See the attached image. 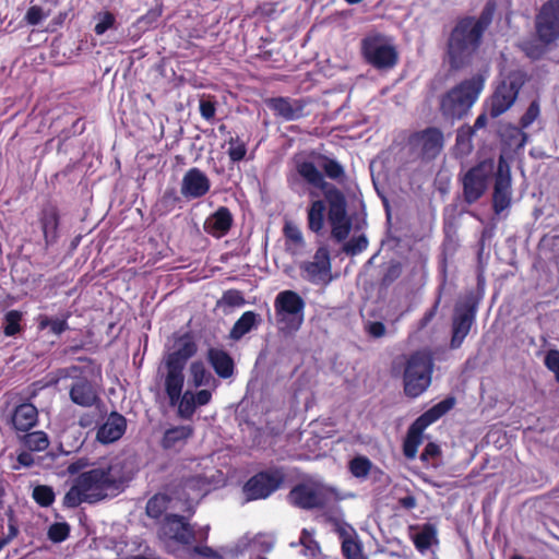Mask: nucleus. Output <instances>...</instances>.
Instances as JSON below:
<instances>
[{
  "mask_svg": "<svg viewBox=\"0 0 559 559\" xmlns=\"http://www.w3.org/2000/svg\"><path fill=\"white\" fill-rule=\"evenodd\" d=\"M424 430L425 429L417 426L416 423H413L409 427L403 445L404 455L407 459L413 460L416 457L418 448L423 442Z\"/></svg>",
  "mask_w": 559,
  "mask_h": 559,
  "instance_id": "nucleus-34",
  "label": "nucleus"
},
{
  "mask_svg": "<svg viewBox=\"0 0 559 559\" xmlns=\"http://www.w3.org/2000/svg\"><path fill=\"white\" fill-rule=\"evenodd\" d=\"M258 325V314L253 311H246L234 324L230 331V338L238 341Z\"/></svg>",
  "mask_w": 559,
  "mask_h": 559,
  "instance_id": "nucleus-35",
  "label": "nucleus"
},
{
  "mask_svg": "<svg viewBox=\"0 0 559 559\" xmlns=\"http://www.w3.org/2000/svg\"><path fill=\"white\" fill-rule=\"evenodd\" d=\"M185 376L183 369L176 367H166L163 378V386L169 405L176 407L177 416L189 420L193 417L198 407L207 405L212 400L211 390L187 389L183 392Z\"/></svg>",
  "mask_w": 559,
  "mask_h": 559,
  "instance_id": "nucleus-2",
  "label": "nucleus"
},
{
  "mask_svg": "<svg viewBox=\"0 0 559 559\" xmlns=\"http://www.w3.org/2000/svg\"><path fill=\"white\" fill-rule=\"evenodd\" d=\"M38 420L37 408L31 403H23L15 407L12 414V425L19 431H27L33 428Z\"/></svg>",
  "mask_w": 559,
  "mask_h": 559,
  "instance_id": "nucleus-26",
  "label": "nucleus"
},
{
  "mask_svg": "<svg viewBox=\"0 0 559 559\" xmlns=\"http://www.w3.org/2000/svg\"><path fill=\"white\" fill-rule=\"evenodd\" d=\"M189 386L195 390L207 386V390L213 392L217 388V380L206 369L203 361L195 360L189 367Z\"/></svg>",
  "mask_w": 559,
  "mask_h": 559,
  "instance_id": "nucleus-25",
  "label": "nucleus"
},
{
  "mask_svg": "<svg viewBox=\"0 0 559 559\" xmlns=\"http://www.w3.org/2000/svg\"><path fill=\"white\" fill-rule=\"evenodd\" d=\"M193 431V427L190 425L171 427L165 431L162 445L165 449L181 447L192 437Z\"/></svg>",
  "mask_w": 559,
  "mask_h": 559,
  "instance_id": "nucleus-28",
  "label": "nucleus"
},
{
  "mask_svg": "<svg viewBox=\"0 0 559 559\" xmlns=\"http://www.w3.org/2000/svg\"><path fill=\"white\" fill-rule=\"evenodd\" d=\"M205 493V483L200 479L187 480L176 498H168L166 495H155L146 504V513L151 518H158L168 508L180 511L193 512L195 503Z\"/></svg>",
  "mask_w": 559,
  "mask_h": 559,
  "instance_id": "nucleus-5",
  "label": "nucleus"
},
{
  "mask_svg": "<svg viewBox=\"0 0 559 559\" xmlns=\"http://www.w3.org/2000/svg\"><path fill=\"white\" fill-rule=\"evenodd\" d=\"M129 478L124 459H104L79 474L64 495L63 504L76 508L82 503L93 504L116 497Z\"/></svg>",
  "mask_w": 559,
  "mask_h": 559,
  "instance_id": "nucleus-1",
  "label": "nucleus"
},
{
  "mask_svg": "<svg viewBox=\"0 0 559 559\" xmlns=\"http://www.w3.org/2000/svg\"><path fill=\"white\" fill-rule=\"evenodd\" d=\"M252 544L248 539H241L235 547L226 551V557L229 559H236L239 556L252 554Z\"/></svg>",
  "mask_w": 559,
  "mask_h": 559,
  "instance_id": "nucleus-54",
  "label": "nucleus"
},
{
  "mask_svg": "<svg viewBox=\"0 0 559 559\" xmlns=\"http://www.w3.org/2000/svg\"><path fill=\"white\" fill-rule=\"evenodd\" d=\"M300 276L317 286H325L332 281V266L329 250L320 247L311 260L299 264Z\"/></svg>",
  "mask_w": 559,
  "mask_h": 559,
  "instance_id": "nucleus-12",
  "label": "nucleus"
},
{
  "mask_svg": "<svg viewBox=\"0 0 559 559\" xmlns=\"http://www.w3.org/2000/svg\"><path fill=\"white\" fill-rule=\"evenodd\" d=\"M297 173L302 177L309 185L319 188L324 191L326 197V190L331 189L328 182H325L321 171L310 162H301L297 164Z\"/></svg>",
  "mask_w": 559,
  "mask_h": 559,
  "instance_id": "nucleus-32",
  "label": "nucleus"
},
{
  "mask_svg": "<svg viewBox=\"0 0 559 559\" xmlns=\"http://www.w3.org/2000/svg\"><path fill=\"white\" fill-rule=\"evenodd\" d=\"M304 299L294 290L280 292L274 300L276 324L280 331L292 334L304 323Z\"/></svg>",
  "mask_w": 559,
  "mask_h": 559,
  "instance_id": "nucleus-8",
  "label": "nucleus"
},
{
  "mask_svg": "<svg viewBox=\"0 0 559 559\" xmlns=\"http://www.w3.org/2000/svg\"><path fill=\"white\" fill-rule=\"evenodd\" d=\"M432 371L430 354L417 352L408 356L403 368L404 393L412 399L421 395L431 384Z\"/></svg>",
  "mask_w": 559,
  "mask_h": 559,
  "instance_id": "nucleus-6",
  "label": "nucleus"
},
{
  "mask_svg": "<svg viewBox=\"0 0 559 559\" xmlns=\"http://www.w3.org/2000/svg\"><path fill=\"white\" fill-rule=\"evenodd\" d=\"M160 534L164 538L174 539L182 544H189L193 538L192 530L187 520L176 514L166 516L160 528Z\"/></svg>",
  "mask_w": 559,
  "mask_h": 559,
  "instance_id": "nucleus-19",
  "label": "nucleus"
},
{
  "mask_svg": "<svg viewBox=\"0 0 559 559\" xmlns=\"http://www.w3.org/2000/svg\"><path fill=\"white\" fill-rule=\"evenodd\" d=\"M525 80L526 75L521 70L512 71L501 80L487 103V111L492 118L501 116L513 106Z\"/></svg>",
  "mask_w": 559,
  "mask_h": 559,
  "instance_id": "nucleus-9",
  "label": "nucleus"
},
{
  "mask_svg": "<svg viewBox=\"0 0 559 559\" xmlns=\"http://www.w3.org/2000/svg\"><path fill=\"white\" fill-rule=\"evenodd\" d=\"M362 52L369 63L378 69L392 68L397 60V53L388 38L371 35L362 40Z\"/></svg>",
  "mask_w": 559,
  "mask_h": 559,
  "instance_id": "nucleus-11",
  "label": "nucleus"
},
{
  "mask_svg": "<svg viewBox=\"0 0 559 559\" xmlns=\"http://www.w3.org/2000/svg\"><path fill=\"white\" fill-rule=\"evenodd\" d=\"M454 397H447L420 415L414 423H416L417 426L426 429L428 426L448 413L454 406Z\"/></svg>",
  "mask_w": 559,
  "mask_h": 559,
  "instance_id": "nucleus-29",
  "label": "nucleus"
},
{
  "mask_svg": "<svg viewBox=\"0 0 559 559\" xmlns=\"http://www.w3.org/2000/svg\"><path fill=\"white\" fill-rule=\"evenodd\" d=\"M59 218L56 209L48 207L43 211L41 227L47 243H51L57 238Z\"/></svg>",
  "mask_w": 559,
  "mask_h": 559,
  "instance_id": "nucleus-36",
  "label": "nucleus"
},
{
  "mask_svg": "<svg viewBox=\"0 0 559 559\" xmlns=\"http://www.w3.org/2000/svg\"><path fill=\"white\" fill-rule=\"evenodd\" d=\"M536 32L540 41L551 44L559 38V0L546 2L537 17Z\"/></svg>",
  "mask_w": 559,
  "mask_h": 559,
  "instance_id": "nucleus-14",
  "label": "nucleus"
},
{
  "mask_svg": "<svg viewBox=\"0 0 559 559\" xmlns=\"http://www.w3.org/2000/svg\"><path fill=\"white\" fill-rule=\"evenodd\" d=\"M269 107L285 120H295L302 116V106L298 100L272 98L269 100Z\"/></svg>",
  "mask_w": 559,
  "mask_h": 559,
  "instance_id": "nucleus-27",
  "label": "nucleus"
},
{
  "mask_svg": "<svg viewBox=\"0 0 559 559\" xmlns=\"http://www.w3.org/2000/svg\"><path fill=\"white\" fill-rule=\"evenodd\" d=\"M365 329L369 335L376 338L382 337L386 331L382 322H368Z\"/></svg>",
  "mask_w": 559,
  "mask_h": 559,
  "instance_id": "nucleus-58",
  "label": "nucleus"
},
{
  "mask_svg": "<svg viewBox=\"0 0 559 559\" xmlns=\"http://www.w3.org/2000/svg\"><path fill=\"white\" fill-rule=\"evenodd\" d=\"M511 205V177L509 167L503 157H500L498 164V171L495 180L492 206L495 214L498 216L503 213Z\"/></svg>",
  "mask_w": 559,
  "mask_h": 559,
  "instance_id": "nucleus-16",
  "label": "nucleus"
},
{
  "mask_svg": "<svg viewBox=\"0 0 559 559\" xmlns=\"http://www.w3.org/2000/svg\"><path fill=\"white\" fill-rule=\"evenodd\" d=\"M95 463H91L86 457H80L76 461L70 463L67 467L69 474L74 475L78 473L85 472L86 468H92Z\"/></svg>",
  "mask_w": 559,
  "mask_h": 559,
  "instance_id": "nucleus-56",
  "label": "nucleus"
},
{
  "mask_svg": "<svg viewBox=\"0 0 559 559\" xmlns=\"http://www.w3.org/2000/svg\"><path fill=\"white\" fill-rule=\"evenodd\" d=\"M38 328L40 330L49 329L50 332L55 335H60L64 332L69 326L67 319H52L47 316H39L38 318Z\"/></svg>",
  "mask_w": 559,
  "mask_h": 559,
  "instance_id": "nucleus-42",
  "label": "nucleus"
},
{
  "mask_svg": "<svg viewBox=\"0 0 559 559\" xmlns=\"http://www.w3.org/2000/svg\"><path fill=\"white\" fill-rule=\"evenodd\" d=\"M371 468V462L365 456H357L349 463L350 473L358 478L366 477Z\"/></svg>",
  "mask_w": 559,
  "mask_h": 559,
  "instance_id": "nucleus-45",
  "label": "nucleus"
},
{
  "mask_svg": "<svg viewBox=\"0 0 559 559\" xmlns=\"http://www.w3.org/2000/svg\"><path fill=\"white\" fill-rule=\"evenodd\" d=\"M160 10H152L150 11L145 16H143L140 22H143V21H150V22H154L157 20V17L160 15Z\"/></svg>",
  "mask_w": 559,
  "mask_h": 559,
  "instance_id": "nucleus-63",
  "label": "nucleus"
},
{
  "mask_svg": "<svg viewBox=\"0 0 559 559\" xmlns=\"http://www.w3.org/2000/svg\"><path fill=\"white\" fill-rule=\"evenodd\" d=\"M228 156L233 162H240L247 153L246 144L238 138H231L228 142Z\"/></svg>",
  "mask_w": 559,
  "mask_h": 559,
  "instance_id": "nucleus-47",
  "label": "nucleus"
},
{
  "mask_svg": "<svg viewBox=\"0 0 559 559\" xmlns=\"http://www.w3.org/2000/svg\"><path fill=\"white\" fill-rule=\"evenodd\" d=\"M207 356L212 367L219 377L228 378L233 374L234 364L227 353L212 348L209 350Z\"/></svg>",
  "mask_w": 559,
  "mask_h": 559,
  "instance_id": "nucleus-33",
  "label": "nucleus"
},
{
  "mask_svg": "<svg viewBox=\"0 0 559 559\" xmlns=\"http://www.w3.org/2000/svg\"><path fill=\"white\" fill-rule=\"evenodd\" d=\"M211 188V181L206 174L193 167L187 170L180 183V193L188 200L199 199L205 195Z\"/></svg>",
  "mask_w": 559,
  "mask_h": 559,
  "instance_id": "nucleus-18",
  "label": "nucleus"
},
{
  "mask_svg": "<svg viewBox=\"0 0 559 559\" xmlns=\"http://www.w3.org/2000/svg\"><path fill=\"white\" fill-rule=\"evenodd\" d=\"M284 474L280 469L261 472L251 477L243 486V493L248 501L265 499L283 483Z\"/></svg>",
  "mask_w": 559,
  "mask_h": 559,
  "instance_id": "nucleus-13",
  "label": "nucleus"
},
{
  "mask_svg": "<svg viewBox=\"0 0 559 559\" xmlns=\"http://www.w3.org/2000/svg\"><path fill=\"white\" fill-rule=\"evenodd\" d=\"M33 498L43 507L50 506L55 500V493L48 486H37L33 490Z\"/></svg>",
  "mask_w": 559,
  "mask_h": 559,
  "instance_id": "nucleus-46",
  "label": "nucleus"
},
{
  "mask_svg": "<svg viewBox=\"0 0 559 559\" xmlns=\"http://www.w3.org/2000/svg\"><path fill=\"white\" fill-rule=\"evenodd\" d=\"M24 445L29 451H44L49 445L48 436L44 431H34L24 437Z\"/></svg>",
  "mask_w": 559,
  "mask_h": 559,
  "instance_id": "nucleus-40",
  "label": "nucleus"
},
{
  "mask_svg": "<svg viewBox=\"0 0 559 559\" xmlns=\"http://www.w3.org/2000/svg\"><path fill=\"white\" fill-rule=\"evenodd\" d=\"M352 497L350 493H341L336 488L319 481H306L295 486L288 500L292 504L302 509L321 508L329 503Z\"/></svg>",
  "mask_w": 559,
  "mask_h": 559,
  "instance_id": "nucleus-7",
  "label": "nucleus"
},
{
  "mask_svg": "<svg viewBox=\"0 0 559 559\" xmlns=\"http://www.w3.org/2000/svg\"><path fill=\"white\" fill-rule=\"evenodd\" d=\"M495 168L492 160H486L472 168L463 179L464 195L467 202L478 200L486 190L487 180Z\"/></svg>",
  "mask_w": 559,
  "mask_h": 559,
  "instance_id": "nucleus-15",
  "label": "nucleus"
},
{
  "mask_svg": "<svg viewBox=\"0 0 559 559\" xmlns=\"http://www.w3.org/2000/svg\"><path fill=\"white\" fill-rule=\"evenodd\" d=\"M23 314L19 310H10L4 314L3 333L5 336H14L21 331Z\"/></svg>",
  "mask_w": 559,
  "mask_h": 559,
  "instance_id": "nucleus-41",
  "label": "nucleus"
},
{
  "mask_svg": "<svg viewBox=\"0 0 559 559\" xmlns=\"http://www.w3.org/2000/svg\"><path fill=\"white\" fill-rule=\"evenodd\" d=\"M223 301L233 307H238L245 304L242 295L238 290H227L223 295Z\"/></svg>",
  "mask_w": 559,
  "mask_h": 559,
  "instance_id": "nucleus-57",
  "label": "nucleus"
},
{
  "mask_svg": "<svg viewBox=\"0 0 559 559\" xmlns=\"http://www.w3.org/2000/svg\"><path fill=\"white\" fill-rule=\"evenodd\" d=\"M300 544L304 546V555L309 559H314L319 552L320 547L318 543L312 538V535L307 530H302L300 538Z\"/></svg>",
  "mask_w": 559,
  "mask_h": 559,
  "instance_id": "nucleus-43",
  "label": "nucleus"
},
{
  "mask_svg": "<svg viewBox=\"0 0 559 559\" xmlns=\"http://www.w3.org/2000/svg\"><path fill=\"white\" fill-rule=\"evenodd\" d=\"M368 246V240L364 235L352 238L344 245V251L348 254L355 255L364 251Z\"/></svg>",
  "mask_w": 559,
  "mask_h": 559,
  "instance_id": "nucleus-48",
  "label": "nucleus"
},
{
  "mask_svg": "<svg viewBox=\"0 0 559 559\" xmlns=\"http://www.w3.org/2000/svg\"><path fill=\"white\" fill-rule=\"evenodd\" d=\"M115 16L110 12L99 13L97 15V23L95 25V33L103 35L107 29L111 28L115 24Z\"/></svg>",
  "mask_w": 559,
  "mask_h": 559,
  "instance_id": "nucleus-51",
  "label": "nucleus"
},
{
  "mask_svg": "<svg viewBox=\"0 0 559 559\" xmlns=\"http://www.w3.org/2000/svg\"><path fill=\"white\" fill-rule=\"evenodd\" d=\"M411 145L424 158H435L443 147V134L436 128H429L414 134Z\"/></svg>",
  "mask_w": 559,
  "mask_h": 559,
  "instance_id": "nucleus-17",
  "label": "nucleus"
},
{
  "mask_svg": "<svg viewBox=\"0 0 559 559\" xmlns=\"http://www.w3.org/2000/svg\"><path fill=\"white\" fill-rule=\"evenodd\" d=\"M329 203L328 221L331 226V234L337 241L345 240L352 229V222L346 212V200L344 194L335 187L326 190Z\"/></svg>",
  "mask_w": 559,
  "mask_h": 559,
  "instance_id": "nucleus-10",
  "label": "nucleus"
},
{
  "mask_svg": "<svg viewBox=\"0 0 559 559\" xmlns=\"http://www.w3.org/2000/svg\"><path fill=\"white\" fill-rule=\"evenodd\" d=\"M325 204L321 200L313 201L308 210L309 228L318 233L323 227Z\"/></svg>",
  "mask_w": 559,
  "mask_h": 559,
  "instance_id": "nucleus-38",
  "label": "nucleus"
},
{
  "mask_svg": "<svg viewBox=\"0 0 559 559\" xmlns=\"http://www.w3.org/2000/svg\"><path fill=\"white\" fill-rule=\"evenodd\" d=\"M209 531H210V526L206 525L202 528L199 530V532L197 533L199 535V537L201 539H206L207 538V535H209Z\"/></svg>",
  "mask_w": 559,
  "mask_h": 559,
  "instance_id": "nucleus-64",
  "label": "nucleus"
},
{
  "mask_svg": "<svg viewBox=\"0 0 559 559\" xmlns=\"http://www.w3.org/2000/svg\"><path fill=\"white\" fill-rule=\"evenodd\" d=\"M231 224L233 215L230 211L221 206L205 219L204 230L216 238H221L228 233Z\"/></svg>",
  "mask_w": 559,
  "mask_h": 559,
  "instance_id": "nucleus-22",
  "label": "nucleus"
},
{
  "mask_svg": "<svg viewBox=\"0 0 559 559\" xmlns=\"http://www.w3.org/2000/svg\"><path fill=\"white\" fill-rule=\"evenodd\" d=\"M342 551L346 559H367L360 543L352 535L343 538Z\"/></svg>",
  "mask_w": 559,
  "mask_h": 559,
  "instance_id": "nucleus-39",
  "label": "nucleus"
},
{
  "mask_svg": "<svg viewBox=\"0 0 559 559\" xmlns=\"http://www.w3.org/2000/svg\"><path fill=\"white\" fill-rule=\"evenodd\" d=\"M544 364L550 370L559 382V349H549L544 358Z\"/></svg>",
  "mask_w": 559,
  "mask_h": 559,
  "instance_id": "nucleus-52",
  "label": "nucleus"
},
{
  "mask_svg": "<svg viewBox=\"0 0 559 559\" xmlns=\"http://www.w3.org/2000/svg\"><path fill=\"white\" fill-rule=\"evenodd\" d=\"M197 350L195 344L187 337L179 338L174 350L168 354L165 360V367H176L185 369L187 360L194 355Z\"/></svg>",
  "mask_w": 559,
  "mask_h": 559,
  "instance_id": "nucleus-23",
  "label": "nucleus"
},
{
  "mask_svg": "<svg viewBox=\"0 0 559 559\" xmlns=\"http://www.w3.org/2000/svg\"><path fill=\"white\" fill-rule=\"evenodd\" d=\"M413 542L416 548L425 552L437 542V531L432 525H424L421 530L413 535Z\"/></svg>",
  "mask_w": 559,
  "mask_h": 559,
  "instance_id": "nucleus-37",
  "label": "nucleus"
},
{
  "mask_svg": "<svg viewBox=\"0 0 559 559\" xmlns=\"http://www.w3.org/2000/svg\"><path fill=\"white\" fill-rule=\"evenodd\" d=\"M475 318V311L472 307L457 306L453 318V335L451 340L452 347H459L466 335Z\"/></svg>",
  "mask_w": 559,
  "mask_h": 559,
  "instance_id": "nucleus-20",
  "label": "nucleus"
},
{
  "mask_svg": "<svg viewBox=\"0 0 559 559\" xmlns=\"http://www.w3.org/2000/svg\"><path fill=\"white\" fill-rule=\"evenodd\" d=\"M486 75L477 73L462 81L441 96L440 110L448 119H462L477 102L484 90Z\"/></svg>",
  "mask_w": 559,
  "mask_h": 559,
  "instance_id": "nucleus-4",
  "label": "nucleus"
},
{
  "mask_svg": "<svg viewBox=\"0 0 559 559\" xmlns=\"http://www.w3.org/2000/svg\"><path fill=\"white\" fill-rule=\"evenodd\" d=\"M549 44H545L539 40H525L521 44L522 50L525 55L532 59L540 58L547 50V46Z\"/></svg>",
  "mask_w": 559,
  "mask_h": 559,
  "instance_id": "nucleus-44",
  "label": "nucleus"
},
{
  "mask_svg": "<svg viewBox=\"0 0 559 559\" xmlns=\"http://www.w3.org/2000/svg\"><path fill=\"white\" fill-rule=\"evenodd\" d=\"M69 535V525L67 523H55L48 530V537L55 543L63 542Z\"/></svg>",
  "mask_w": 559,
  "mask_h": 559,
  "instance_id": "nucleus-50",
  "label": "nucleus"
},
{
  "mask_svg": "<svg viewBox=\"0 0 559 559\" xmlns=\"http://www.w3.org/2000/svg\"><path fill=\"white\" fill-rule=\"evenodd\" d=\"M439 454H440L439 445L430 442L425 447V449L420 455V459L424 462H429L431 459L437 457Z\"/></svg>",
  "mask_w": 559,
  "mask_h": 559,
  "instance_id": "nucleus-59",
  "label": "nucleus"
},
{
  "mask_svg": "<svg viewBox=\"0 0 559 559\" xmlns=\"http://www.w3.org/2000/svg\"><path fill=\"white\" fill-rule=\"evenodd\" d=\"M194 552L209 558L222 559L217 551L213 550L207 546H198L194 548Z\"/></svg>",
  "mask_w": 559,
  "mask_h": 559,
  "instance_id": "nucleus-61",
  "label": "nucleus"
},
{
  "mask_svg": "<svg viewBox=\"0 0 559 559\" xmlns=\"http://www.w3.org/2000/svg\"><path fill=\"white\" fill-rule=\"evenodd\" d=\"M17 462L21 464V465H24V466H29L33 464L34 460H33V456L31 453L28 452H22L19 454L17 456Z\"/></svg>",
  "mask_w": 559,
  "mask_h": 559,
  "instance_id": "nucleus-62",
  "label": "nucleus"
},
{
  "mask_svg": "<svg viewBox=\"0 0 559 559\" xmlns=\"http://www.w3.org/2000/svg\"><path fill=\"white\" fill-rule=\"evenodd\" d=\"M200 112L204 119H206V120L212 119L215 116L214 104L211 100L202 99L200 102Z\"/></svg>",
  "mask_w": 559,
  "mask_h": 559,
  "instance_id": "nucleus-60",
  "label": "nucleus"
},
{
  "mask_svg": "<svg viewBox=\"0 0 559 559\" xmlns=\"http://www.w3.org/2000/svg\"><path fill=\"white\" fill-rule=\"evenodd\" d=\"M539 112H540V109H539L538 102H536V100L532 102L531 105L528 106L526 112L521 118V121H520L521 127L527 128L528 126H531L537 119V117L539 116Z\"/></svg>",
  "mask_w": 559,
  "mask_h": 559,
  "instance_id": "nucleus-55",
  "label": "nucleus"
},
{
  "mask_svg": "<svg viewBox=\"0 0 559 559\" xmlns=\"http://www.w3.org/2000/svg\"><path fill=\"white\" fill-rule=\"evenodd\" d=\"M321 168L324 170L326 176L331 179H340L344 175L343 167L333 159L325 158L321 164Z\"/></svg>",
  "mask_w": 559,
  "mask_h": 559,
  "instance_id": "nucleus-53",
  "label": "nucleus"
},
{
  "mask_svg": "<svg viewBox=\"0 0 559 559\" xmlns=\"http://www.w3.org/2000/svg\"><path fill=\"white\" fill-rule=\"evenodd\" d=\"M48 15L49 13L46 12L43 8L38 5H32L25 14V21L27 24L35 26L46 20Z\"/></svg>",
  "mask_w": 559,
  "mask_h": 559,
  "instance_id": "nucleus-49",
  "label": "nucleus"
},
{
  "mask_svg": "<svg viewBox=\"0 0 559 559\" xmlns=\"http://www.w3.org/2000/svg\"><path fill=\"white\" fill-rule=\"evenodd\" d=\"M285 248L293 255L301 254L305 250V240L300 228L293 222L284 226Z\"/></svg>",
  "mask_w": 559,
  "mask_h": 559,
  "instance_id": "nucleus-31",
  "label": "nucleus"
},
{
  "mask_svg": "<svg viewBox=\"0 0 559 559\" xmlns=\"http://www.w3.org/2000/svg\"><path fill=\"white\" fill-rule=\"evenodd\" d=\"M492 11L487 9L478 20H462L453 29L448 48V56L453 68H461L477 48L485 28L490 24Z\"/></svg>",
  "mask_w": 559,
  "mask_h": 559,
  "instance_id": "nucleus-3",
  "label": "nucleus"
},
{
  "mask_svg": "<svg viewBox=\"0 0 559 559\" xmlns=\"http://www.w3.org/2000/svg\"><path fill=\"white\" fill-rule=\"evenodd\" d=\"M126 427V418L118 413H111L106 421L98 428L97 440L102 443L115 442L122 437Z\"/></svg>",
  "mask_w": 559,
  "mask_h": 559,
  "instance_id": "nucleus-21",
  "label": "nucleus"
},
{
  "mask_svg": "<svg viewBox=\"0 0 559 559\" xmlns=\"http://www.w3.org/2000/svg\"><path fill=\"white\" fill-rule=\"evenodd\" d=\"M71 401L82 407H91L98 402L95 388L86 379L76 380L70 388Z\"/></svg>",
  "mask_w": 559,
  "mask_h": 559,
  "instance_id": "nucleus-24",
  "label": "nucleus"
},
{
  "mask_svg": "<svg viewBox=\"0 0 559 559\" xmlns=\"http://www.w3.org/2000/svg\"><path fill=\"white\" fill-rule=\"evenodd\" d=\"M454 397H447L420 415L414 423H416L417 426L426 429L428 426L448 413L454 406Z\"/></svg>",
  "mask_w": 559,
  "mask_h": 559,
  "instance_id": "nucleus-30",
  "label": "nucleus"
}]
</instances>
